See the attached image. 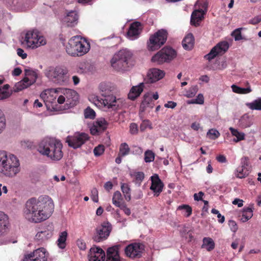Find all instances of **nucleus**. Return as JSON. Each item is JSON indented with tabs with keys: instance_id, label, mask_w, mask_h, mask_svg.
Returning a JSON list of instances; mask_svg holds the SVG:
<instances>
[{
	"instance_id": "f257e3e1",
	"label": "nucleus",
	"mask_w": 261,
	"mask_h": 261,
	"mask_svg": "<svg viewBox=\"0 0 261 261\" xmlns=\"http://www.w3.org/2000/svg\"><path fill=\"white\" fill-rule=\"evenodd\" d=\"M54 210V203L48 196H41L38 198L29 199L24 210L25 218L29 221L39 223L47 219Z\"/></svg>"
},
{
	"instance_id": "f03ea898",
	"label": "nucleus",
	"mask_w": 261,
	"mask_h": 261,
	"mask_svg": "<svg viewBox=\"0 0 261 261\" xmlns=\"http://www.w3.org/2000/svg\"><path fill=\"white\" fill-rule=\"evenodd\" d=\"M99 89L104 99L100 98L98 96L93 98V103L97 107H103L108 109L116 111L120 109L123 106V99L116 98L112 94L114 88L112 84L108 83H101L99 86Z\"/></svg>"
},
{
	"instance_id": "7ed1b4c3",
	"label": "nucleus",
	"mask_w": 261,
	"mask_h": 261,
	"mask_svg": "<svg viewBox=\"0 0 261 261\" xmlns=\"http://www.w3.org/2000/svg\"><path fill=\"white\" fill-rule=\"evenodd\" d=\"M62 144L53 138H45L37 146V151L42 155L53 161H59L63 157Z\"/></svg>"
},
{
	"instance_id": "20e7f679",
	"label": "nucleus",
	"mask_w": 261,
	"mask_h": 261,
	"mask_svg": "<svg viewBox=\"0 0 261 261\" xmlns=\"http://www.w3.org/2000/svg\"><path fill=\"white\" fill-rule=\"evenodd\" d=\"M20 171L17 158L4 150H0V173L5 176L13 177Z\"/></svg>"
},
{
	"instance_id": "39448f33",
	"label": "nucleus",
	"mask_w": 261,
	"mask_h": 261,
	"mask_svg": "<svg viewBox=\"0 0 261 261\" xmlns=\"http://www.w3.org/2000/svg\"><path fill=\"white\" fill-rule=\"evenodd\" d=\"M90 44L79 36L72 37L66 46L67 53L72 57H80L88 52Z\"/></svg>"
},
{
	"instance_id": "423d86ee",
	"label": "nucleus",
	"mask_w": 261,
	"mask_h": 261,
	"mask_svg": "<svg viewBox=\"0 0 261 261\" xmlns=\"http://www.w3.org/2000/svg\"><path fill=\"white\" fill-rule=\"evenodd\" d=\"M46 75L52 82L59 85H65L69 81L68 71L62 67L57 66L50 68L46 72Z\"/></svg>"
},
{
	"instance_id": "0eeeda50",
	"label": "nucleus",
	"mask_w": 261,
	"mask_h": 261,
	"mask_svg": "<svg viewBox=\"0 0 261 261\" xmlns=\"http://www.w3.org/2000/svg\"><path fill=\"white\" fill-rule=\"evenodd\" d=\"M132 55V53L126 49L119 50L111 59V66L118 71L126 70L128 67V61L131 58Z\"/></svg>"
},
{
	"instance_id": "6e6552de",
	"label": "nucleus",
	"mask_w": 261,
	"mask_h": 261,
	"mask_svg": "<svg viewBox=\"0 0 261 261\" xmlns=\"http://www.w3.org/2000/svg\"><path fill=\"white\" fill-rule=\"evenodd\" d=\"M24 42L28 47L31 48H35L46 43L44 37L37 31L28 32L25 36Z\"/></svg>"
},
{
	"instance_id": "1a4fd4ad",
	"label": "nucleus",
	"mask_w": 261,
	"mask_h": 261,
	"mask_svg": "<svg viewBox=\"0 0 261 261\" xmlns=\"http://www.w3.org/2000/svg\"><path fill=\"white\" fill-rule=\"evenodd\" d=\"M167 38V32L166 30H160L150 37L147 42L148 48L149 50L158 49L166 42Z\"/></svg>"
},
{
	"instance_id": "9d476101",
	"label": "nucleus",
	"mask_w": 261,
	"mask_h": 261,
	"mask_svg": "<svg viewBox=\"0 0 261 261\" xmlns=\"http://www.w3.org/2000/svg\"><path fill=\"white\" fill-rule=\"evenodd\" d=\"M176 56V51L171 47H164L154 55L151 59L153 62L162 64L170 62Z\"/></svg>"
},
{
	"instance_id": "9b49d317",
	"label": "nucleus",
	"mask_w": 261,
	"mask_h": 261,
	"mask_svg": "<svg viewBox=\"0 0 261 261\" xmlns=\"http://www.w3.org/2000/svg\"><path fill=\"white\" fill-rule=\"evenodd\" d=\"M176 56V51L171 47H164L154 55L151 59L153 62L162 64L170 62Z\"/></svg>"
},
{
	"instance_id": "f8f14e48",
	"label": "nucleus",
	"mask_w": 261,
	"mask_h": 261,
	"mask_svg": "<svg viewBox=\"0 0 261 261\" xmlns=\"http://www.w3.org/2000/svg\"><path fill=\"white\" fill-rule=\"evenodd\" d=\"M112 230V226L109 222H104L96 229L95 233L93 237L96 242H100L106 240Z\"/></svg>"
},
{
	"instance_id": "ddd939ff",
	"label": "nucleus",
	"mask_w": 261,
	"mask_h": 261,
	"mask_svg": "<svg viewBox=\"0 0 261 261\" xmlns=\"http://www.w3.org/2000/svg\"><path fill=\"white\" fill-rule=\"evenodd\" d=\"M88 139V134L84 133H76L73 136H68L66 142L70 147L76 149L80 147Z\"/></svg>"
},
{
	"instance_id": "4468645a",
	"label": "nucleus",
	"mask_w": 261,
	"mask_h": 261,
	"mask_svg": "<svg viewBox=\"0 0 261 261\" xmlns=\"http://www.w3.org/2000/svg\"><path fill=\"white\" fill-rule=\"evenodd\" d=\"M229 45L227 41H222L218 43L205 56V58L210 61L215 58L218 55H221L225 53L228 49Z\"/></svg>"
},
{
	"instance_id": "2eb2a0df",
	"label": "nucleus",
	"mask_w": 261,
	"mask_h": 261,
	"mask_svg": "<svg viewBox=\"0 0 261 261\" xmlns=\"http://www.w3.org/2000/svg\"><path fill=\"white\" fill-rule=\"evenodd\" d=\"M47 257L45 249L44 248H40L25 255L23 261H47Z\"/></svg>"
},
{
	"instance_id": "dca6fc26",
	"label": "nucleus",
	"mask_w": 261,
	"mask_h": 261,
	"mask_svg": "<svg viewBox=\"0 0 261 261\" xmlns=\"http://www.w3.org/2000/svg\"><path fill=\"white\" fill-rule=\"evenodd\" d=\"M143 246L140 243H133L125 248L126 255L132 258H139L141 256Z\"/></svg>"
},
{
	"instance_id": "f3484780",
	"label": "nucleus",
	"mask_w": 261,
	"mask_h": 261,
	"mask_svg": "<svg viewBox=\"0 0 261 261\" xmlns=\"http://www.w3.org/2000/svg\"><path fill=\"white\" fill-rule=\"evenodd\" d=\"M59 93L64 94L66 99L67 103L72 106L75 105L78 100V94L77 92L70 89H59Z\"/></svg>"
},
{
	"instance_id": "a211bd4d",
	"label": "nucleus",
	"mask_w": 261,
	"mask_h": 261,
	"mask_svg": "<svg viewBox=\"0 0 261 261\" xmlns=\"http://www.w3.org/2000/svg\"><path fill=\"white\" fill-rule=\"evenodd\" d=\"M106 255L104 251L100 248L93 247L89 252V261H103Z\"/></svg>"
},
{
	"instance_id": "6ab92c4d",
	"label": "nucleus",
	"mask_w": 261,
	"mask_h": 261,
	"mask_svg": "<svg viewBox=\"0 0 261 261\" xmlns=\"http://www.w3.org/2000/svg\"><path fill=\"white\" fill-rule=\"evenodd\" d=\"M54 226L53 223H50L43 230L39 231L35 236V239L39 242L45 241L50 238L53 235Z\"/></svg>"
},
{
	"instance_id": "aec40b11",
	"label": "nucleus",
	"mask_w": 261,
	"mask_h": 261,
	"mask_svg": "<svg viewBox=\"0 0 261 261\" xmlns=\"http://www.w3.org/2000/svg\"><path fill=\"white\" fill-rule=\"evenodd\" d=\"M164 75L163 71L157 68H153L148 72L146 81L148 83H154L162 79Z\"/></svg>"
},
{
	"instance_id": "412c9836",
	"label": "nucleus",
	"mask_w": 261,
	"mask_h": 261,
	"mask_svg": "<svg viewBox=\"0 0 261 261\" xmlns=\"http://www.w3.org/2000/svg\"><path fill=\"white\" fill-rule=\"evenodd\" d=\"M151 186L150 189L153 191L155 195L158 196L162 191L164 185L161 180L159 178V175L156 174H154L151 177Z\"/></svg>"
},
{
	"instance_id": "4be33fe9",
	"label": "nucleus",
	"mask_w": 261,
	"mask_h": 261,
	"mask_svg": "<svg viewBox=\"0 0 261 261\" xmlns=\"http://www.w3.org/2000/svg\"><path fill=\"white\" fill-rule=\"evenodd\" d=\"M121 245H116L108 249L106 261H120L119 250Z\"/></svg>"
},
{
	"instance_id": "5701e85b",
	"label": "nucleus",
	"mask_w": 261,
	"mask_h": 261,
	"mask_svg": "<svg viewBox=\"0 0 261 261\" xmlns=\"http://www.w3.org/2000/svg\"><path fill=\"white\" fill-rule=\"evenodd\" d=\"M204 12L202 9L194 11L191 15V23L194 26H198L204 18Z\"/></svg>"
},
{
	"instance_id": "b1692460",
	"label": "nucleus",
	"mask_w": 261,
	"mask_h": 261,
	"mask_svg": "<svg viewBox=\"0 0 261 261\" xmlns=\"http://www.w3.org/2000/svg\"><path fill=\"white\" fill-rule=\"evenodd\" d=\"M141 24L139 22H135L133 23L127 32V35L130 39L136 38L140 34Z\"/></svg>"
},
{
	"instance_id": "393cba45",
	"label": "nucleus",
	"mask_w": 261,
	"mask_h": 261,
	"mask_svg": "<svg viewBox=\"0 0 261 261\" xmlns=\"http://www.w3.org/2000/svg\"><path fill=\"white\" fill-rule=\"evenodd\" d=\"M9 226V219L4 212H0V236L4 235L7 231Z\"/></svg>"
},
{
	"instance_id": "a878e982",
	"label": "nucleus",
	"mask_w": 261,
	"mask_h": 261,
	"mask_svg": "<svg viewBox=\"0 0 261 261\" xmlns=\"http://www.w3.org/2000/svg\"><path fill=\"white\" fill-rule=\"evenodd\" d=\"M143 83H140L138 86L133 87L128 94V98L132 100L135 99L143 91Z\"/></svg>"
},
{
	"instance_id": "bb28decb",
	"label": "nucleus",
	"mask_w": 261,
	"mask_h": 261,
	"mask_svg": "<svg viewBox=\"0 0 261 261\" xmlns=\"http://www.w3.org/2000/svg\"><path fill=\"white\" fill-rule=\"evenodd\" d=\"M78 19L77 13L75 11H71L68 12L65 18L68 26L72 27L76 23Z\"/></svg>"
},
{
	"instance_id": "cd10ccee",
	"label": "nucleus",
	"mask_w": 261,
	"mask_h": 261,
	"mask_svg": "<svg viewBox=\"0 0 261 261\" xmlns=\"http://www.w3.org/2000/svg\"><path fill=\"white\" fill-rule=\"evenodd\" d=\"M182 44L185 49H192L194 44V38L193 35L191 33L188 34L182 40Z\"/></svg>"
},
{
	"instance_id": "c85d7f7f",
	"label": "nucleus",
	"mask_w": 261,
	"mask_h": 261,
	"mask_svg": "<svg viewBox=\"0 0 261 261\" xmlns=\"http://www.w3.org/2000/svg\"><path fill=\"white\" fill-rule=\"evenodd\" d=\"M34 82L29 80L27 77H24L21 81L17 83L15 85V91H20L29 86L31 85Z\"/></svg>"
},
{
	"instance_id": "c756f323",
	"label": "nucleus",
	"mask_w": 261,
	"mask_h": 261,
	"mask_svg": "<svg viewBox=\"0 0 261 261\" xmlns=\"http://www.w3.org/2000/svg\"><path fill=\"white\" fill-rule=\"evenodd\" d=\"M152 97L150 93H147L144 95L143 100L141 104L140 109L142 111H145L147 107L152 108Z\"/></svg>"
},
{
	"instance_id": "7c9ffc66",
	"label": "nucleus",
	"mask_w": 261,
	"mask_h": 261,
	"mask_svg": "<svg viewBox=\"0 0 261 261\" xmlns=\"http://www.w3.org/2000/svg\"><path fill=\"white\" fill-rule=\"evenodd\" d=\"M121 190L123 193L124 197L127 201L131 200L130 188L129 186L126 183H121Z\"/></svg>"
},
{
	"instance_id": "2f4dec72",
	"label": "nucleus",
	"mask_w": 261,
	"mask_h": 261,
	"mask_svg": "<svg viewBox=\"0 0 261 261\" xmlns=\"http://www.w3.org/2000/svg\"><path fill=\"white\" fill-rule=\"evenodd\" d=\"M122 194L119 191H117L114 193L112 198V203L115 206L118 207L120 206L122 204L124 203V202H122Z\"/></svg>"
},
{
	"instance_id": "473e14b6",
	"label": "nucleus",
	"mask_w": 261,
	"mask_h": 261,
	"mask_svg": "<svg viewBox=\"0 0 261 261\" xmlns=\"http://www.w3.org/2000/svg\"><path fill=\"white\" fill-rule=\"evenodd\" d=\"M202 248H205L207 251H210L215 248V243L211 238H204L203 239Z\"/></svg>"
},
{
	"instance_id": "72a5a7b5",
	"label": "nucleus",
	"mask_w": 261,
	"mask_h": 261,
	"mask_svg": "<svg viewBox=\"0 0 261 261\" xmlns=\"http://www.w3.org/2000/svg\"><path fill=\"white\" fill-rule=\"evenodd\" d=\"M253 216V207H248L244 208L243 211L242 217L241 220L245 222L249 220Z\"/></svg>"
},
{
	"instance_id": "f704fd0d",
	"label": "nucleus",
	"mask_w": 261,
	"mask_h": 261,
	"mask_svg": "<svg viewBox=\"0 0 261 261\" xmlns=\"http://www.w3.org/2000/svg\"><path fill=\"white\" fill-rule=\"evenodd\" d=\"M67 235L68 233L66 231H62L60 233L57 241L58 245L60 248L64 249L65 248Z\"/></svg>"
},
{
	"instance_id": "c9c22d12",
	"label": "nucleus",
	"mask_w": 261,
	"mask_h": 261,
	"mask_svg": "<svg viewBox=\"0 0 261 261\" xmlns=\"http://www.w3.org/2000/svg\"><path fill=\"white\" fill-rule=\"evenodd\" d=\"M229 130H230L232 135L237 138L233 139V142H238L245 139V134L244 133L240 132L237 129L231 127L229 128Z\"/></svg>"
},
{
	"instance_id": "e433bc0d",
	"label": "nucleus",
	"mask_w": 261,
	"mask_h": 261,
	"mask_svg": "<svg viewBox=\"0 0 261 261\" xmlns=\"http://www.w3.org/2000/svg\"><path fill=\"white\" fill-rule=\"evenodd\" d=\"M94 125L98 129L100 132L102 133L107 128L108 123L104 119L101 118L97 120L94 123Z\"/></svg>"
},
{
	"instance_id": "4c0bfd02",
	"label": "nucleus",
	"mask_w": 261,
	"mask_h": 261,
	"mask_svg": "<svg viewBox=\"0 0 261 261\" xmlns=\"http://www.w3.org/2000/svg\"><path fill=\"white\" fill-rule=\"evenodd\" d=\"M246 105L251 110H261V98L255 100L252 102L248 103Z\"/></svg>"
},
{
	"instance_id": "58836bf2",
	"label": "nucleus",
	"mask_w": 261,
	"mask_h": 261,
	"mask_svg": "<svg viewBox=\"0 0 261 261\" xmlns=\"http://www.w3.org/2000/svg\"><path fill=\"white\" fill-rule=\"evenodd\" d=\"M130 149L126 143H122L119 148V156H125L129 153Z\"/></svg>"
},
{
	"instance_id": "ea45409f",
	"label": "nucleus",
	"mask_w": 261,
	"mask_h": 261,
	"mask_svg": "<svg viewBox=\"0 0 261 261\" xmlns=\"http://www.w3.org/2000/svg\"><path fill=\"white\" fill-rule=\"evenodd\" d=\"M177 210H183L184 214L186 217H189L191 215L192 212V207L187 204L179 205Z\"/></svg>"
},
{
	"instance_id": "a19ab883",
	"label": "nucleus",
	"mask_w": 261,
	"mask_h": 261,
	"mask_svg": "<svg viewBox=\"0 0 261 261\" xmlns=\"http://www.w3.org/2000/svg\"><path fill=\"white\" fill-rule=\"evenodd\" d=\"M198 90V86L197 85L192 86L188 90L186 91L185 94V96L188 98L194 97L197 93Z\"/></svg>"
},
{
	"instance_id": "79ce46f5",
	"label": "nucleus",
	"mask_w": 261,
	"mask_h": 261,
	"mask_svg": "<svg viewBox=\"0 0 261 261\" xmlns=\"http://www.w3.org/2000/svg\"><path fill=\"white\" fill-rule=\"evenodd\" d=\"M144 160L146 163H149L154 160V154L151 150H147L144 153Z\"/></svg>"
},
{
	"instance_id": "37998d69",
	"label": "nucleus",
	"mask_w": 261,
	"mask_h": 261,
	"mask_svg": "<svg viewBox=\"0 0 261 261\" xmlns=\"http://www.w3.org/2000/svg\"><path fill=\"white\" fill-rule=\"evenodd\" d=\"M207 135L210 139L215 140L220 136V134L217 130L215 129H211L207 133Z\"/></svg>"
},
{
	"instance_id": "c03bdc74",
	"label": "nucleus",
	"mask_w": 261,
	"mask_h": 261,
	"mask_svg": "<svg viewBox=\"0 0 261 261\" xmlns=\"http://www.w3.org/2000/svg\"><path fill=\"white\" fill-rule=\"evenodd\" d=\"M6 127V118L3 112L0 110V134Z\"/></svg>"
},
{
	"instance_id": "a18cd8bd",
	"label": "nucleus",
	"mask_w": 261,
	"mask_h": 261,
	"mask_svg": "<svg viewBox=\"0 0 261 261\" xmlns=\"http://www.w3.org/2000/svg\"><path fill=\"white\" fill-rule=\"evenodd\" d=\"M84 116L86 118L94 119L95 117V113L92 109L87 108L85 110Z\"/></svg>"
},
{
	"instance_id": "49530a36",
	"label": "nucleus",
	"mask_w": 261,
	"mask_h": 261,
	"mask_svg": "<svg viewBox=\"0 0 261 261\" xmlns=\"http://www.w3.org/2000/svg\"><path fill=\"white\" fill-rule=\"evenodd\" d=\"M131 175L135 177L136 182L139 183H141L144 178V174L142 172H134Z\"/></svg>"
},
{
	"instance_id": "de8ad7c7",
	"label": "nucleus",
	"mask_w": 261,
	"mask_h": 261,
	"mask_svg": "<svg viewBox=\"0 0 261 261\" xmlns=\"http://www.w3.org/2000/svg\"><path fill=\"white\" fill-rule=\"evenodd\" d=\"M46 90H48V93H47V99H51V102L53 100L55 99L56 98V96H55L54 95L56 94L57 93H58L59 92V89H46Z\"/></svg>"
},
{
	"instance_id": "09e8293b",
	"label": "nucleus",
	"mask_w": 261,
	"mask_h": 261,
	"mask_svg": "<svg viewBox=\"0 0 261 261\" xmlns=\"http://www.w3.org/2000/svg\"><path fill=\"white\" fill-rule=\"evenodd\" d=\"M247 174V171H244L242 167H239L236 170V175L239 178H244Z\"/></svg>"
},
{
	"instance_id": "8fccbe9b",
	"label": "nucleus",
	"mask_w": 261,
	"mask_h": 261,
	"mask_svg": "<svg viewBox=\"0 0 261 261\" xmlns=\"http://www.w3.org/2000/svg\"><path fill=\"white\" fill-rule=\"evenodd\" d=\"M105 150V147L102 145H99L96 146L93 150L94 154L95 156H99L101 155Z\"/></svg>"
},
{
	"instance_id": "3c124183",
	"label": "nucleus",
	"mask_w": 261,
	"mask_h": 261,
	"mask_svg": "<svg viewBox=\"0 0 261 261\" xmlns=\"http://www.w3.org/2000/svg\"><path fill=\"white\" fill-rule=\"evenodd\" d=\"M91 198L94 202L98 201V192L96 188H93L91 191Z\"/></svg>"
},
{
	"instance_id": "603ef678",
	"label": "nucleus",
	"mask_w": 261,
	"mask_h": 261,
	"mask_svg": "<svg viewBox=\"0 0 261 261\" xmlns=\"http://www.w3.org/2000/svg\"><path fill=\"white\" fill-rule=\"evenodd\" d=\"M151 125V124L149 120H143L140 126V130L142 132H143L148 127H149L150 128H151L152 127Z\"/></svg>"
},
{
	"instance_id": "864d4df0",
	"label": "nucleus",
	"mask_w": 261,
	"mask_h": 261,
	"mask_svg": "<svg viewBox=\"0 0 261 261\" xmlns=\"http://www.w3.org/2000/svg\"><path fill=\"white\" fill-rule=\"evenodd\" d=\"M25 72V75L26 76H32L33 78L34 81H35V80L37 79V73L33 70H32L31 69L28 68H25L24 69Z\"/></svg>"
},
{
	"instance_id": "5fc2aeb1",
	"label": "nucleus",
	"mask_w": 261,
	"mask_h": 261,
	"mask_svg": "<svg viewBox=\"0 0 261 261\" xmlns=\"http://www.w3.org/2000/svg\"><path fill=\"white\" fill-rule=\"evenodd\" d=\"M241 29H236L232 33V35L234 37L236 41H239L242 39Z\"/></svg>"
},
{
	"instance_id": "6e6d98bb",
	"label": "nucleus",
	"mask_w": 261,
	"mask_h": 261,
	"mask_svg": "<svg viewBox=\"0 0 261 261\" xmlns=\"http://www.w3.org/2000/svg\"><path fill=\"white\" fill-rule=\"evenodd\" d=\"M249 116L247 115H244L241 119V123L245 127H249L252 123L250 122H247V120H249Z\"/></svg>"
},
{
	"instance_id": "4d7b16f0",
	"label": "nucleus",
	"mask_w": 261,
	"mask_h": 261,
	"mask_svg": "<svg viewBox=\"0 0 261 261\" xmlns=\"http://www.w3.org/2000/svg\"><path fill=\"white\" fill-rule=\"evenodd\" d=\"M10 96L9 93L4 89L0 88V100L7 98Z\"/></svg>"
},
{
	"instance_id": "13d9d810",
	"label": "nucleus",
	"mask_w": 261,
	"mask_h": 261,
	"mask_svg": "<svg viewBox=\"0 0 261 261\" xmlns=\"http://www.w3.org/2000/svg\"><path fill=\"white\" fill-rule=\"evenodd\" d=\"M138 129L136 123H132L129 126V132L131 134L135 135L138 133Z\"/></svg>"
},
{
	"instance_id": "bf43d9fd",
	"label": "nucleus",
	"mask_w": 261,
	"mask_h": 261,
	"mask_svg": "<svg viewBox=\"0 0 261 261\" xmlns=\"http://www.w3.org/2000/svg\"><path fill=\"white\" fill-rule=\"evenodd\" d=\"M228 225L232 231L235 232L237 231L238 226L236 222L234 221L229 220L228 222Z\"/></svg>"
},
{
	"instance_id": "052dcab7",
	"label": "nucleus",
	"mask_w": 261,
	"mask_h": 261,
	"mask_svg": "<svg viewBox=\"0 0 261 261\" xmlns=\"http://www.w3.org/2000/svg\"><path fill=\"white\" fill-rule=\"evenodd\" d=\"M118 207H119L121 210H123V211L124 212V213L127 216H129L131 214V211H130V210L128 208L126 205V204L124 203H123V204H122L120 206H119Z\"/></svg>"
},
{
	"instance_id": "680f3d73",
	"label": "nucleus",
	"mask_w": 261,
	"mask_h": 261,
	"mask_svg": "<svg viewBox=\"0 0 261 261\" xmlns=\"http://www.w3.org/2000/svg\"><path fill=\"white\" fill-rule=\"evenodd\" d=\"M48 90H45L40 94V97L43 100L44 102H51V99H47V93H48Z\"/></svg>"
},
{
	"instance_id": "e2e57ef3",
	"label": "nucleus",
	"mask_w": 261,
	"mask_h": 261,
	"mask_svg": "<svg viewBox=\"0 0 261 261\" xmlns=\"http://www.w3.org/2000/svg\"><path fill=\"white\" fill-rule=\"evenodd\" d=\"M196 104L202 105L204 103V97L202 94H199L196 98L194 99Z\"/></svg>"
},
{
	"instance_id": "0e129e2a",
	"label": "nucleus",
	"mask_w": 261,
	"mask_h": 261,
	"mask_svg": "<svg viewBox=\"0 0 261 261\" xmlns=\"http://www.w3.org/2000/svg\"><path fill=\"white\" fill-rule=\"evenodd\" d=\"M76 244L78 247L81 249L84 250L86 248V243L82 240H78L76 241Z\"/></svg>"
},
{
	"instance_id": "69168bd1",
	"label": "nucleus",
	"mask_w": 261,
	"mask_h": 261,
	"mask_svg": "<svg viewBox=\"0 0 261 261\" xmlns=\"http://www.w3.org/2000/svg\"><path fill=\"white\" fill-rule=\"evenodd\" d=\"M17 54L18 56L20 57L23 59H25L27 57V54L20 48L17 49Z\"/></svg>"
},
{
	"instance_id": "338daca9",
	"label": "nucleus",
	"mask_w": 261,
	"mask_h": 261,
	"mask_svg": "<svg viewBox=\"0 0 261 261\" xmlns=\"http://www.w3.org/2000/svg\"><path fill=\"white\" fill-rule=\"evenodd\" d=\"M204 195V193L200 191L198 193H195L194 195V199L196 201L202 200V197Z\"/></svg>"
},
{
	"instance_id": "774afa93",
	"label": "nucleus",
	"mask_w": 261,
	"mask_h": 261,
	"mask_svg": "<svg viewBox=\"0 0 261 261\" xmlns=\"http://www.w3.org/2000/svg\"><path fill=\"white\" fill-rule=\"evenodd\" d=\"M261 21V15L255 16L250 20V23L253 24H256Z\"/></svg>"
}]
</instances>
